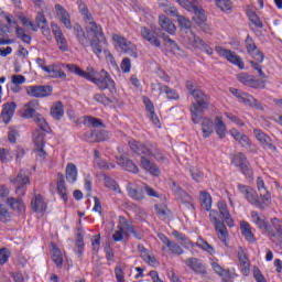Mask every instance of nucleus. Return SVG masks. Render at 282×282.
Returning a JSON list of instances; mask_svg holds the SVG:
<instances>
[{"mask_svg":"<svg viewBox=\"0 0 282 282\" xmlns=\"http://www.w3.org/2000/svg\"><path fill=\"white\" fill-rule=\"evenodd\" d=\"M129 147L133 153L141 155V166L144 171H148L151 175H160V169L156 167L154 163L149 161L147 158H154L159 162H164L166 158L162 153V150L158 148V144L147 141L145 143H140L135 140L129 141Z\"/></svg>","mask_w":282,"mask_h":282,"instance_id":"f257e3e1","label":"nucleus"},{"mask_svg":"<svg viewBox=\"0 0 282 282\" xmlns=\"http://www.w3.org/2000/svg\"><path fill=\"white\" fill-rule=\"evenodd\" d=\"M66 69L72 74H76V76H80L89 83H94L98 89L105 91V89H109L110 94H116V82L111 78V75L105 69L97 72L94 67L88 66L86 72L83 70L78 65L67 64Z\"/></svg>","mask_w":282,"mask_h":282,"instance_id":"f03ea898","label":"nucleus"},{"mask_svg":"<svg viewBox=\"0 0 282 282\" xmlns=\"http://www.w3.org/2000/svg\"><path fill=\"white\" fill-rule=\"evenodd\" d=\"M185 87L195 100L189 107L192 122L199 124L202 120H204V111L208 110L210 107V96L206 95V93L197 86V83L193 80H187Z\"/></svg>","mask_w":282,"mask_h":282,"instance_id":"7ed1b4c3","label":"nucleus"},{"mask_svg":"<svg viewBox=\"0 0 282 282\" xmlns=\"http://www.w3.org/2000/svg\"><path fill=\"white\" fill-rule=\"evenodd\" d=\"M74 34L78 41V43L83 46V47H91L93 52L97 55V58H100V54H105V56H109L110 58H113V56L111 55V53L108 50H104L102 45L100 43L106 44L107 40L104 37H98V39H89L87 37V34H85V31H83V26H80L79 24H76L74 26Z\"/></svg>","mask_w":282,"mask_h":282,"instance_id":"20e7f679","label":"nucleus"},{"mask_svg":"<svg viewBox=\"0 0 282 282\" xmlns=\"http://www.w3.org/2000/svg\"><path fill=\"white\" fill-rule=\"evenodd\" d=\"M77 6L83 21L86 25L87 39H89V36H91L93 39H105V33H102V26L96 23V21L94 20V15H91V12H89V8H87V4H85L83 0H77Z\"/></svg>","mask_w":282,"mask_h":282,"instance_id":"39448f33","label":"nucleus"},{"mask_svg":"<svg viewBox=\"0 0 282 282\" xmlns=\"http://www.w3.org/2000/svg\"><path fill=\"white\" fill-rule=\"evenodd\" d=\"M140 34L144 41H148L150 45L158 47L159 50L162 47V41H160V37H162L165 43H169L172 50H180L177 42L170 39V36L164 33L160 35L158 34V31H153L147 26H141Z\"/></svg>","mask_w":282,"mask_h":282,"instance_id":"423d86ee","label":"nucleus"},{"mask_svg":"<svg viewBox=\"0 0 282 282\" xmlns=\"http://www.w3.org/2000/svg\"><path fill=\"white\" fill-rule=\"evenodd\" d=\"M237 188L239 193L243 195L245 199H247L251 206H256V208H265L270 203L269 199L261 197V194H257V191L248 185L238 184Z\"/></svg>","mask_w":282,"mask_h":282,"instance_id":"0eeeda50","label":"nucleus"},{"mask_svg":"<svg viewBox=\"0 0 282 282\" xmlns=\"http://www.w3.org/2000/svg\"><path fill=\"white\" fill-rule=\"evenodd\" d=\"M209 219L215 226V230L218 235V239L228 248V229L224 221L219 220V213L217 210L209 212Z\"/></svg>","mask_w":282,"mask_h":282,"instance_id":"6e6552de","label":"nucleus"},{"mask_svg":"<svg viewBox=\"0 0 282 282\" xmlns=\"http://www.w3.org/2000/svg\"><path fill=\"white\" fill-rule=\"evenodd\" d=\"M177 3H180V6H182V8H185V10H188V12H193V21L197 24V25H204L205 21H207L206 18V11H204L202 9V7H197L195 4H193V2L188 1V0H176Z\"/></svg>","mask_w":282,"mask_h":282,"instance_id":"1a4fd4ad","label":"nucleus"},{"mask_svg":"<svg viewBox=\"0 0 282 282\" xmlns=\"http://www.w3.org/2000/svg\"><path fill=\"white\" fill-rule=\"evenodd\" d=\"M231 164H234L236 169H239V171H241V173L247 177H252V167L250 166V162H248V158L246 154H243V152L234 154L231 158Z\"/></svg>","mask_w":282,"mask_h":282,"instance_id":"9d476101","label":"nucleus"},{"mask_svg":"<svg viewBox=\"0 0 282 282\" xmlns=\"http://www.w3.org/2000/svg\"><path fill=\"white\" fill-rule=\"evenodd\" d=\"M215 51L218 56L226 58V61H228V63H231V65H236V67H239V69L246 68V64L243 63L241 56L237 55V53L232 52L231 50L216 46Z\"/></svg>","mask_w":282,"mask_h":282,"instance_id":"9b49d317","label":"nucleus"},{"mask_svg":"<svg viewBox=\"0 0 282 282\" xmlns=\"http://www.w3.org/2000/svg\"><path fill=\"white\" fill-rule=\"evenodd\" d=\"M112 41L117 43V45L120 47L124 54H128L129 56H132V58H137L138 56V46L135 44L131 43V41H128L127 37L115 34L112 35Z\"/></svg>","mask_w":282,"mask_h":282,"instance_id":"f8f14e48","label":"nucleus"},{"mask_svg":"<svg viewBox=\"0 0 282 282\" xmlns=\"http://www.w3.org/2000/svg\"><path fill=\"white\" fill-rule=\"evenodd\" d=\"M11 184H15V195L18 197H23L25 196L26 189L24 186H28L30 184V177H28V174L25 171L21 170L17 177H11L10 178Z\"/></svg>","mask_w":282,"mask_h":282,"instance_id":"ddd939ff","label":"nucleus"},{"mask_svg":"<svg viewBox=\"0 0 282 282\" xmlns=\"http://www.w3.org/2000/svg\"><path fill=\"white\" fill-rule=\"evenodd\" d=\"M267 235L273 243L282 242V220L279 218L271 219V226L267 228Z\"/></svg>","mask_w":282,"mask_h":282,"instance_id":"4468645a","label":"nucleus"},{"mask_svg":"<svg viewBox=\"0 0 282 282\" xmlns=\"http://www.w3.org/2000/svg\"><path fill=\"white\" fill-rule=\"evenodd\" d=\"M237 80L245 85L246 87H251L252 89H265V80L257 79L253 75L248 73L238 74Z\"/></svg>","mask_w":282,"mask_h":282,"instance_id":"2eb2a0df","label":"nucleus"},{"mask_svg":"<svg viewBox=\"0 0 282 282\" xmlns=\"http://www.w3.org/2000/svg\"><path fill=\"white\" fill-rule=\"evenodd\" d=\"M25 91L31 98H47V96H52L53 88L52 86L34 85L26 86Z\"/></svg>","mask_w":282,"mask_h":282,"instance_id":"dca6fc26","label":"nucleus"},{"mask_svg":"<svg viewBox=\"0 0 282 282\" xmlns=\"http://www.w3.org/2000/svg\"><path fill=\"white\" fill-rule=\"evenodd\" d=\"M245 45H246L247 53L250 56H252L254 61H257L258 63H262L264 61L265 56L263 55V52L257 48V44L254 43V40L252 39V36L247 35L245 40Z\"/></svg>","mask_w":282,"mask_h":282,"instance_id":"f3484780","label":"nucleus"},{"mask_svg":"<svg viewBox=\"0 0 282 282\" xmlns=\"http://www.w3.org/2000/svg\"><path fill=\"white\" fill-rule=\"evenodd\" d=\"M183 263H185V265H187L189 270L195 272V274H202L203 276H205V274H208L206 264H204V261L198 258H187L186 260H183Z\"/></svg>","mask_w":282,"mask_h":282,"instance_id":"a211bd4d","label":"nucleus"},{"mask_svg":"<svg viewBox=\"0 0 282 282\" xmlns=\"http://www.w3.org/2000/svg\"><path fill=\"white\" fill-rule=\"evenodd\" d=\"M253 134L256 140L262 144L265 149H269V151H272V153H276V145L272 144V138L268 135L265 132L261 131L260 129H254Z\"/></svg>","mask_w":282,"mask_h":282,"instance_id":"6ab92c4d","label":"nucleus"},{"mask_svg":"<svg viewBox=\"0 0 282 282\" xmlns=\"http://www.w3.org/2000/svg\"><path fill=\"white\" fill-rule=\"evenodd\" d=\"M61 67H65V64H51L46 66V68H44V72L48 74L51 78H61L62 80H65V78H67V74H65V72H63Z\"/></svg>","mask_w":282,"mask_h":282,"instance_id":"aec40b11","label":"nucleus"},{"mask_svg":"<svg viewBox=\"0 0 282 282\" xmlns=\"http://www.w3.org/2000/svg\"><path fill=\"white\" fill-rule=\"evenodd\" d=\"M14 111H17V102L11 101L7 102L2 106L1 118L4 124H9L10 120L14 116Z\"/></svg>","mask_w":282,"mask_h":282,"instance_id":"412c9836","label":"nucleus"},{"mask_svg":"<svg viewBox=\"0 0 282 282\" xmlns=\"http://www.w3.org/2000/svg\"><path fill=\"white\" fill-rule=\"evenodd\" d=\"M31 208L33 213H41L42 215L47 210V203L41 194H35L31 199Z\"/></svg>","mask_w":282,"mask_h":282,"instance_id":"4be33fe9","label":"nucleus"},{"mask_svg":"<svg viewBox=\"0 0 282 282\" xmlns=\"http://www.w3.org/2000/svg\"><path fill=\"white\" fill-rule=\"evenodd\" d=\"M55 11L63 25H65L67 30H72V19L69 17V12H67V10H65L59 3L55 4Z\"/></svg>","mask_w":282,"mask_h":282,"instance_id":"5701e85b","label":"nucleus"},{"mask_svg":"<svg viewBox=\"0 0 282 282\" xmlns=\"http://www.w3.org/2000/svg\"><path fill=\"white\" fill-rule=\"evenodd\" d=\"M238 260L242 274L248 276V274H250V260L248 259V256L246 254V251H243L242 247H239L238 249Z\"/></svg>","mask_w":282,"mask_h":282,"instance_id":"b1692460","label":"nucleus"},{"mask_svg":"<svg viewBox=\"0 0 282 282\" xmlns=\"http://www.w3.org/2000/svg\"><path fill=\"white\" fill-rule=\"evenodd\" d=\"M128 195L134 202H142L144 199V187H138L133 183H129L127 186Z\"/></svg>","mask_w":282,"mask_h":282,"instance_id":"393cba45","label":"nucleus"},{"mask_svg":"<svg viewBox=\"0 0 282 282\" xmlns=\"http://www.w3.org/2000/svg\"><path fill=\"white\" fill-rule=\"evenodd\" d=\"M53 34L55 36L58 50H61V52H67L69 50V46L67 45V39H65V35L63 34V31H61V28L54 26Z\"/></svg>","mask_w":282,"mask_h":282,"instance_id":"a878e982","label":"nucleus"},{"mask_svg":"<svg viewBox=\"0 0 282 282\" xmlns=\"http://www.w3.org/2000/svg\"><path fill=\"white\" fill-rule=\"evenodd\" d=\"M159 25L161 30H164L167 34H175V32H177V28L166 15L159 17Z\"/></svg>","mask_w":282,"mask_h":282,"instance_id":"bb28decb","label":"nucleus"},{"mask_svg":"<svg viewBox=\"0 0 282 282\" xmlns=\"http://www.w3.org/2000/svg\"><path fill=\"white\" fill-rule=\"evenodd\" d=\"M214 129L218 138H220V140H224V138H226V133H228V129L226 128V123L224 122V119H221V117L217 116L214 119Z\"/></svg>","mask_w":282,"mask_h":282,"instance_id":"cd10ccee","label":"nucleus"},{"mask_svg":"<svg viewBox=\"0 0 282 282\" xmlns=\"http://www.w3.org/2000/svg\"><path fill=\"white\" fill-rule=\"evenodd\" d=\"M215 131V121L213 122L210 118H204L202 120V132L203 138H210Z\"/></svg>","mask_w":282,"mask_h":282,"instance_id":"c85d7f7f","label":"nucleus"},{"mask_svg":"<svg viewBox=\"0 0 282 282\" xmlns=\"http://www.w3.org/2000/svg\"><path fill=\"white\" fill-rule=\"evenodd\" d=\"M118 230L124 232V238L129 239V232L133 228V223L128 220L124 216H119V224L117 226Z\"/></svg>","mask_w":282,"mask_h":282,"instance_id":"c756f323","label":"nucleus"},{"mask_svg":"<svg viewBox=\"0 0 282 282\" xmlns=\"http://www.w3.org/2000/svg\"><path fill=\"white\" fill-rule=\"evenodd\" d=\"M240 102H243L245 105H248L249 107H254L256 109H259L260 111H263V105L257 99L252 97V95H249L247 93L242 94V97H240Z\"/></svg>","mask_w":282,"mask_h":282,"instance_id":"7c9ffc66","label":"nucleus"},{"mask_svg":"<svg viewBox=\"0 0 282 282\" xmlns=\"http://www.w3.org/2000/svg\"><path fill=\"white\" fill-rule=\"evenodd\" d=\"M7 204L12 210H17L18 213H25V203H23L22 198L9 197L7 198Z\"/></svg>","mask_w":282,"mask_h":282,"instance_id":"2f4dec72","label":"nucleus"},{"mask_svg":"<svg viewBox=\"0 0 282 282\" xmlns=\"http://www.w3.org/2000/svg\"><path fill=\"white\" fill-rule=\"evenodd\" d=\"M199 200L202 208H204V210L210 212V208H213V197L210 194L206 191H200Z\"/></svg>","mask_w":282,"mask_h":282,"instance_id":"473e14b6","label":"nucleus"},{"mask_svg":"<svg viewBox=\"0 0 282 282\" xmlns=\"http://www.w3.org/2000/svg\"><path fill=\"white\" fill-rule=\"evenodd\" d=\"M57 193L63 202H67V186H65V176L61 173L57 174Z\"/></svg>","mask_w":282,"mask_h":282,"instance_id":"72a5a7b5","label":"nucleus"},{"mask_svg":"<svg viewBox=\"0 0 282 282\" xmlns=\"http://www.w3.org/2000/svg\"><path fill=\"white\" fill-rule=\"evenodd\" d=\"M118 164L119 166H122V169H124V171H129L130 173H138L139 169L138 165H135V163H133V161L121 156L118 160Z\"/></svg>","mask_w":282,"mask_h":282,"instance_id":"f704fd0d","label":"nucleus"},{"mask_svg":"<svg viewBox=\"0 0 282 282\" xmlns=\"http://www.w3.org/2000/svg\"><path fill=\"white\" fill-rule=\"evenodd\" d=\"M178 197L182 204L188 208V210H195V203L193 196L186 193L184 189L178 192Z\"/></svg>","mask_w":282,"mask_h":282,"instance_id":"c9c22d12","label":"nucleus"},{"mask_svg":"<svg viewBox=\"0 0 282 282\" xmlns=\"http://www.w3.org/2000/svg\"><path fill=\"white\" fill-rule=\"evenodd\" d=\"M240 230L247 241L254 243V234H252V228L250 227V224H248L247 221H242L240 224Z\"/></svg>","mask_w":282,"mask_h":282,"instance_id":"e433bc0d","label":"nucleus"},{"mask_svg":"<svg viewBox=\"0 0 282 282\" xmlns=\"http://www.w3.org/2000/svg\"><path fill=\"white\" fill-rule=\"evenodd\" d=\"M51 116L54 120H61L65 116V110L63 108V102L57 101L51 108Z\"/></svg>","mask_w":282,"mask_h":282,"instance_id":"4c0bfd02","label":"nucleus"},{"mask_svg":"<svg viewBox=\"0 0 282 282\" xmlns=\"http://www.w3.org/2000/svg\"><path fill=\"white\" fill-rule=\"evenodd\" d=\"M78 177V170L74 163H68L66 166V180L70 184H74Z\"/></svg>","mask_w":282,"mask_h":282,"instance_id":"58836bf2","label":"nucleus"},{"mask_svg":"<svg viewBox=\"0 0 282 282\" xmlns=\"http://www.w3.org/2000/svg\"><path fill=\"white\" fill-rule=\"evenodd\" d=\"M218 210H219L221 217L228 224V226H232V218H230V212L228 210V205H226V203H224L223 200H219L218 202Z\"/></svg>","mask_w":282,"mask_h":282,"instance_id":"ea45409f","label":"nucleus"},{"mask_svg":"<svg viewBox=\"0 0 282 282\" xmlns=\"http://www.w3.org/2000/svg\"><path fill=\"white\" fill-rule=\"evenodd\" d=\"M35 26L41 28V30H44V32H50V28L47 25V19L45 18V13L43 11H39L35 17Z\"/></svg>","mask_w":282,"mask_h":282,"instance_id":"a19ab883","label":"nucleus"},{"mask_svg":"<svg viewBox=\"0 0 282 282\" xmlns=\"http://www.w3.org/2000/svg\"><path fill=\"white\" fill-rule=\"evenodd\" d=\"M187 43L192 45V47H202L204 46V40L199 39V36L195 35L193 31L186 32Z\"/></svg>","mask_w":282,"mask_h":282,"instance_id":"79ce46f5","label":"nucleus"},{"mask_svg":"<svg viewBox=\"0 0 282 282\" xmlns=\"http://www.w3.org/2000/svg\"><path fill=\"white\" fill-rule=\"evenodd\" d=\"M35 107H39V101L36 100H32L30 101L25 108H24V112H23V118H33L34 119V113H36V109H34Z\"/></svg>","mask_w":282,"mask_h":282,"instance_id":"37998d69","label":"nucleus"},{"mask_svg":"<svg viewBox=\"0 0 282 282\" xmlns=\"http://www.w3.org/2000/svg\"><path fill=\"white\" fill-rule=\"evenodd\" d=\"M257 188L259 191L260 197H263V199H268L270 202V192H268V189L265 188V183L263 182V178H257Z\"/></svg>","mask_w":282,"mask_h":282,"instance_id":"c03bdc74","label":"nucleus"},{"mask_svg":"<svg viewBox=\"0 0 282 282\" xmlns=\"http://www.w3.org/2000/svg\"><path fill=\"white\" fill-rule=\"evenodd\" d=\"M52 260L55 262L57 268H63V252H61V249H58L56 245H53Z\"/></svg>","mask_w":282,"mask_h":282,"instance_id":"a18cd8bd","label":"nucleus"},{"mask_svg":"<svg viewBox=\"0 0 282 282\" xmlns=\"http://www.w3.org/2000/svg\"><path fill=\"white\" fill-rule=\"evenodd\" d=\"M33 122H35L37 124V127L42 130L45 131L46 133H50V131L52 130L50 128V124H47V121H45V118L41 115H35L33 117Z\"/></svg>","mask_w":282,"mask_h":282,"instance_id":"49530a36","label":"nucleus"},{"mask_svg":"<svg viewBox=\"0 0 282 282\" xmlns=\"http://www.w3.org/2000/svg\"><path fill=\"white\" fill-rule=\"evenodd\" d=\"M251 217L253 219V223L258 226V228H260L261 230H265V232H268V223L263 220L261 217H259V214L257 212H252Z\"/></svg>","mask_w":282,"mask_h":282,"instance_id":"de8ad7c7","label":"nucleus"},{"mask_svg":"<svg viewBox=\"0 0 282 282\" xmlns=\"http://www.w3.org/2000/svg\"><path fill=\"white\" fill-rule=\"evenodd\" d=\"M84 124L86 127H94V128L105 127V123H102V120L94 118V117H85Z\"/></svg>","mask_w":282,"mask_h":282,"instance_id":"09e8293b","label":"nucleus"},{"mask_svg":"<svg viewBox=\"0 0 282 282\" xmlns=\"http://www.w3.org/2000/svg\"><path fill=\"white\" fill-rule=\"evenodd\" d=\"M104 182L107 188H110V191H115V193H120V186L118 185V183H116L113 178H111L110 176H105Z\"/></svg>","mask_w":282,"mask_h":282,"instance_id":"8fccbe9b","label":"nucleus"},{"mask_svg":"<svg viewBox=\"0 0 282 282\" xmlns=\"http://www.w3.org/2000/svg\"><path fill=\"white\" fill-rule=\"evenodd\" d=\"M167 249L171 252V254H176V256L184 254V249H182V247L177 245V242L175 241H171L167 245Z\"/></svg>","mask_w":282,"mask_h":282,"instance_id":"3c124183","label":"nucleus"},{"mask_svg":"<svg viewBox=\"0 0 282 282\" xmlns=\"http://www.w3.org/2000/svg\"><path fill=\"white\" fill-rule=\"evenodd\" d=\"M216 6L223 12H228V10H232V1L230 0H216Z\"/></svg>","mask_w":282,"mask_h":282,"instance_id":"603ef678","label":"nucleus"},{"mask_svg":"<svg viewBox=\"0 0 282 282\" xmlns=\"http://www.w3.org/2000/svg\"><path fill=\"white\" fill-rule=\"evenodd\" d=\"M75 246L77 248L76 253L78 254V257H83V250H85V241L83 238V234L77 235Z\"/></svg>","mask_w":282,"mask_h":282,"instance_id":"864d4df0","label":"nucleus"},{"mask_svg":"<svg viewBox=\"0 0 282 282\" xmlns=\"http://www.w3.org/2000/svg\"><path fill=\"white\" fill-rule=\"evenodd\" d=\"M163 8V12H165V14H169V17H180V13H177V9L169 3H162L161 4Z\"/></svg>","mask_w":282,"mask_h":282,"instance_id":"5fc2aeb1","label":"nucleus"},{"mask_svg":"<svg viewBox=\"0 0 282 282\" xmlns=\"http://www.w3.org/2000/svg\"><path fill=\"white\" fill-rule=\"evenodd\" d=\"M19 19L21 23L25 25V28H31L33 32H39V26H36V24H34V22H32V20H30L28 17L20 15Z\"/></svg>","mask_w":282,"mask_h":282,"instance_id":"6e6d98bb","label":"nucleus"},{"mask_svg":"<svg viewBox=\"0 0 282 282\" xmlns=\"http://www.w3.org/2000/svg\"><path fill=\"white\" fill-rule=\"evenodd\" d=\"M196 246L197 248H202V250L209 252V254H213V252H215V249L213 248V246H210L207 241H205L202 238L197 240Z\"/></svg>","mask_w":282,"mask_h":282,"instance_id":"4d7b16f0","label":"nucleus"},{"mask_svg":"<svg viewBox=\"0 0 282 282\" xmlns=\"http://www.w3.org/2000/svg\"><path fill=\"white\" fill-rule=\"evenodd\" d=\"M249 21L254 25L256 28H263V22H261V19L257 17V13L250 11L248 12Z\"/></svg>","mask_w":282,"mask_h":282,"instance_id":"13d9d810","label":"nucleus"},{"mask_svg":"<svg viewBox=\"0 0 282 282\" xmlns=\"http://www.w3.org/2000/svg\"><path fill=\"white\" fill-rule=\"evenodd\" d=\"M177 21H178V25L183 30H187V32H191V25H192L191 20L186 19V17L184 15H178Z\"/></svg>","mask_w":282,"mask_h":282,"instance_id":"bf43d9fd","label":"nucleus"},{"mask_svg":"<svg viewBox=\"0 0 282 282\" xmlns=\"http://www.w3.org/2000/svg\"><path fill=\"white\" fill-rule=\"evenodd\" d=\"M223 282H232L235 280V276H237V273H235V269L232 270H225L223 274H220Z\"/></svg>","mask_w":282,"mask_h":282,"instance_id":"052dcab7","label":"nucleus"},{"mask_svg":"<svg viewBox=\"0 0 282 282\" xmlns=\"http://www.w3.org/2000/svg\"><path fill=\"white\" fill-rule=\"evenodd\" d=\"M189 173L194 182H199L200 180H204V173H202V171H199V169L197 167H191Z\"/></svg>","mask_w":282,"mask_h":282,"instance_id":"680f3d73","label":"nucleus"},{"mask_svg":"<svg viewBox=\"0 0 282 282\" xmlns=\"http://www.w3.org/2000/svg\"><path fill=\"white\" fill-rule=\"evenodd\" d=\"M94 100L100 105H110L111 99H109L105 94H95Z\"/></svg>","mask_w":282,"mask_h":282,"instance_id":"e2e57ef3","label":"nucleus"},{"mask_svg":"<svg viewBox=\"0 0 282 282\" xmlns=\"http://www.w3.org/2000/svg\"><path fill=\"white\" fill-rule=\"evenodd\" d=\"M95 164L99 166V169H104V171H109V169H116V164L107 163V161H102L101 159L95 160Z\"/></svg>","mask_w":282,"mask_h":282,"instance_id":"0e129e2a","label":"nucleus"},{"mask_svg":"<svg viewBox=\"0 0 282 282\" xmlns=\"http://www.w3.org/2000/svg\"><path fill=\"white\" fill-rule=\"evenodd\" d=\"M10 259V250L8 248L0 249V264L4 265Z\"/></svg>","mask_w":282,"mask_h":282,"instance_id":"69168bd1","label":"nucleus"},{"mask_svg":"<svg viewBox=\"0 0 282 282\" xmlns=\"http://www.w3.org/2000/svg\"><path fill=\"white\" fill-rule=\"evenodd\" d=\"M152 91H159V94H166L169 91V86L156 83L151 85Z\"/></svg>","mask_w":282,"mask_h":282,"instance_id":"338daca9","label":"nucleus"},{"mask_svg":"<svg viewBox=\"0 0 282 282\" xmlns=\"http://www.w3.org/2000/svg\"><path fill=\"white\" fill-rule=\"evenodd\" d=\"M253 279L257 282H268L265 280V276L263 275V273H261V270H259V268H257V267L253 268Z\"/></svg>","mask_w":282,"mask_h":282,"instance_id":"774afa93","label":"nucleus"}]
</instances>
